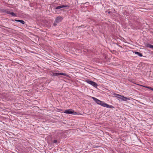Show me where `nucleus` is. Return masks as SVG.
<instances>
[{
    "label": "nucleus",
    "instance_id": "1",
    "mask_svg": "<svg viewBox=\"0 0 153 153\" xmlns=\"http://www.w3.org/2000/svg\"><path fill=\"white\" fill-rule=\"evenodd\" d=\"M92 98L97 104L100 105L104 107L111 108H114V107L113 106L111 105H109L95 97H92Z\"/></svg>",
    "mask_w": 153,
    "mask_h": 153
},
{
    "label": "nucleus",
    "instance_id": "2",
    "mask_svg": "<svg viewBox=\"0 0 153 153\" xmlns=\"http://www.w3.org/2000/svg\"><path fill=\"white\" fill-rule=\"evenodd\" d=\"M63 19V17L60 16H59L57 17L55 20L54 23H53V26H56L57 24L59 23V22H62Z\"/></svg>",
    "mask_w": 153,
    "mask_h": 153
},
{
    "label": "nucleus",
    "instance_id": "3",
    "mask_svg": "<svg viewBox=\"0 0 153 153\" xmlns=\"http://www.w3.org/2000/svg\"><path fill=\"white\" fill-rule=\"evenodd\" d=\"M85 82L88 83L94 87L97 88L98 85L95 82L90 80L89 79H87L85 80Z\"/></svg>",
    "mask_w": 153,
    "mask_h": 153
},
{
    "label": "nucleus",
    "instance_id": "4",
    "mask_svg": "<svg viewBox=\"0 0 153 153\" xmlns=\"http://www.w3.org/2000/svg\"><path fill=\"white\" fill-rule=\"evenodd\" d=\"M64 112L67 114H71L74 115L76 114H77V112H74V110L71 109L66 110H65Z\"/></svg>",
    "mask_w": 153,
    "mask_h": 153
},
{
    "label": "nucleus",
    "instance_id": "5",
    "mask_svg": "<svg viewBox=\"0 0 153 153\" xmlns=\"http://www.w3.org/2000/svg\"><path fill=\"white\" fill-rule=\"evenodd\" d=\"M52 75L54 76H58L59 75H63L65 76H67V75L66 74L62 73L52 72Z\"/></svg>",
    "mask_w": 153,
    "mask_h": 153
},
{
    "label": "nucleus",
    "instance_id": "6",
    "mask_svg": "<svg viewBox=\"0 0 153 153\" xmlns=\"http://www.w3.org/2000/svg\"><path fill=\"white\" fill-rule=\"evenodd\" d=\"M145 46L147 48H153V45L150 44L149 43H146L145 44Z\"/></svg>",
    "mask_w": 153,
    "mask_h": 153
},
{
    "label": "nucleus",
    "instance_id": "7",
    "mask_svg": "<svg viewBox=\"0 0 153 153\" xmlns=\"http://www.w3.org/2000/svg\"><path fill=\"white\" fill-rule=\"evenodd\" d=\"M114 95L116 97L121 99L122 97V96L121 95H120L117 94H114Z\"/></svg>",
    "mask_w": 153,
    "mask_h": 153
},
{
    "label": "nucleus",
    "instance_id": "8",
    "mask_svg": "<svg viewBox=\"0 0 153 153\" xmlns=\"http://www.w3.org/2000/svg\"><path fill=\"white\" fill-rule=\"evenodd\" d=\"M13 21L19 22L23 25L25 23V22H24V21L23 20H22L15 19Z\"/></svg>",
    "mask_w": 153,
    "mask_h": 153
},
{
    "label": "nucleus",
    "instance_id": "9",
    "mask_svg": "<svg viewBox=\"0 0 153 153\" xmlns=\"http://www.w3.org/2000/svg\"><path fill=\"white\" fill-rule=\"evenodd\" d=\"M121 100L124 101H126L127 100H129V98L125 97L123 96H122Z\"/></svg>",
    "mask_w": 153,
    "mask_h": 153
},
{
    "label": "nucleus",
    "instance_id": "10",
    "mask_svg": "<svg viewBox=\"0 0 153 153\" xmlns=\"http://www.w3.org/2000/svg\"><path fill=\"white\" fill-rule=\"evenodd\" d=\"M1 11L3 13H6L8 14V13H9V11L7 9H4L1 10Z\"/></svg>",
    "mask_w": 153,
    "mask_h": 153
},
{
    "label": "nucleus",
    "instance_id": "11",
    "mask_svg": "<svg viewBox=\"0 0 153 153\" xmlns=\"http://www.w3.org/2000/svg\"><path fill=\"white\" fill-rule=\"evenodd\" d=\"M135 54L137 55L138 56L140 57H142L143 56L142 54V53H141L140 52H137V51L135 52Z\"/></svg>",
    "mask_w": 153,
    "mask_h": 153
},
{
    "label": "nucleus",
    "instance_id": "12",
    "mask_svg": "<svg viewBox=\"0 0 153 153\" xmlns=\"http://www.w3.org/2000/svg\"><path fill=\"white\" fill-rule=\"evenodd\" d=\"M8 14H10L11 15V16H16V15L15 13H14L13 12H11L10 11H9V13H8Z\"/></svg>",
    "mask_w": 153,
    "mask_h": 153
},
{
    "label": "nucleus",
    "instance_id": "13",
    "mask_svg": "<svg viewBox=\"0 0 153 153\" xmlns=\"http://www.w3.org/2000/svg\"><path fill=\"white\" fill-rule=\"evenodd\" d=\"M62 8H63V5H62L58 6L56 7L55 9V10H58L59 9H60Z\"/></svg>",
    "mask_w": 153,
    "mask_h": 153
},
{
    "label": "nucleus",
    "instance_id": "14",
    "mask_svg": "<svg viewBox=\"0 0 153 153\" xmlns=\"http://www.w3.org/2000/svg\"><path fill=\"white\" fill-rule=\"evenodd\" d=\"M100 146H95V145H93V148H97L99 147Z\"/></svg>",
    "mask_w": 153,
    "mask_h": 153
},
{
    "label": "nucleus",
    "instance_id": "15",
    "mask_svg": "<svg viewBox=\"0 0 153 153\" xmlns=\"http://www.w3.org/2000/svg\"><path fill=\"white\" fill-rule=\"evenodd\" d=\"M146 87L147 88H148L150 89V90H151L152 91H153V88H152V87H147V86Z\"/></svg>",
    "mask_w": 153,
    "mask_h": 153
},
{
    "label": "nucleus",
    "instance_id": "16",
    "mask_svg": "<svg viewBox=\"0 0 153 153\" xmlns=\"http://www.w3.org/2000/svg\"><path fill=\"white\" fill-rule=\"evenodd\" d=\"M63 7H69V6L68 5H63Z\"/></svg>",
    "mask_w": 153,
    "mask_h": 153
},
{
    "label": "nucleus",
    "instance_id": "17",
    "mask_svg": "<svg viewBox=\"0 0 153 153\" xmlns=\"http://www.w3.org/2000/svg\"><path fill=\"white\" fill-rule=\"evenodd\" d=\"M57 142V140H54L53 141V143H56Z\"/></svg>",
    "mask_w": 153,
    "mask_h": 153
},
{
    "label": "nucleus",
    "instance_id": "18",
    "mask_svg": "<svg viewBox=\"0 0 153 153\" xmlns=\"http://www.w3.org/2000/svg\"><path fill=\"white\" fill-rule=\"evenodd\" d=\"M63 10L62 9H61L60 10Z\"/></svg>",
    "mask_w": 153,
    "mask_h": 153
},
{
    "label": "nucleus",
    "instance_id": "19",
    "mask_svg": "<svg viewBox=\"0 0 153 153\" xmlns=\"http://www.w3.org/2000/svg\"><path fill=\"white\" fill-rule=\"evenodd\" d=\"M3 27H6V28H8V27H4V26H3Z\"/></svg>",
    "mask_w": 153,
    "mask_h": 153
},
{
    "label": "nucleus",
    "instance_id": "20",
    "mask_svg": "<svg viewBox=\"0 0 153 153\" xmlns=\"http://www.w3.org/2000/svg\"><path fill=\"white\" fill-rule=\"evenodd\" d=\"M55 12H57V11H56V10H55Z\"/></svg>",
    "mask_w": 153,
    "mask_h": 153
}]
</instances>
